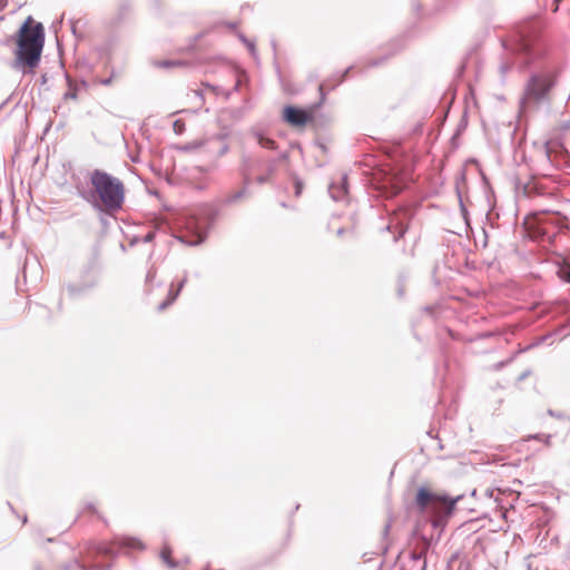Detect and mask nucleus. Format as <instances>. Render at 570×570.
Here are the masks:
<instances>
[{"mask_svg":"<svg viewBox=\"0 0 570 570\" xmlns=\"http://www.w3.org/2000/svg\"><path fill=\"white\" fill-rule=\"evenodd\" d=\"M45 45V30L40 22L28 17L17 36L14 51V68L23 72H35L38 67Z\"/></svg>","mask_w":570,"mask_h":570,"instance_id":"obj_1","label":"nucleus"},{"mask_svg":"<svg viewBox=\"0 0 570 570\" xmlns=\"http://www.w3.org/2000/svg\"><path fill=\"white\" fill-rule=\"evenodd\" d=\"M92 204L106 213H114L122 207L125 185L110 174L96 169L90 175Z\"/></svg>","mask_w":570,"mask_h":570,"instance_id":"obj_2","label":"nucleus"},{"mask_svg":"<svg viewBox=\"0 0 570 570\" xmlns=\"http://www.w3.org/2000/svg\"><path fill=\"white\" fill-rule=\"evenodd\" d=\"M456 500L432 492L428 488H420L415 504L420 512L428 514L434 527L441 525L455 508Z\"/></svg>","mask_w":570,"mask_h":570,"instance_id":"obj_3","label":"nucleus"},{"mask_svg":"<svg viewBox=\"0 0 570 570\" xmlns=\"http://www.w3.org/2000/svg\"><path fill=\"white\" fill-rule=\"evenodd\" d=\"M552 85V80L548 75L531 77L524 91L523 105L538 104L546 99Z\"/></svg>","mask_w":570,"mask_h":570,"instance_id":"obj_4","label":"nucleus"},{"mask_svg":"<svg viewBox=\"0 0 570 570\" xmlns=\"http://www.w3.org/2000/svg\"><path fill=\"white\" fill-rule=\"evenodd\" d=\"M283 119L292 127H305L314 119V108L301 109L293 106H286L283 109Z\"/></svg>","mask_w":570,"mask_h":570,"instance_id":"obj_5","label":"nucleus"},{"mask_svg":"<svg viewBox=\"0 0 570 570\" xmlns=\"http://www.w3.org/2000/svg\"><path fill=\"white\" fill-rule=\"evenodd\" d=\"M538 223L542 226L543 233H548V227L546 225L552 224L556 225L559 230L567 227V218L560 216L558 213L548 216L546 213L540 214L538 216Z\"/></svg>","mask_w":570,"mask_h":570,"instance_id":"obj_6","label":"nucleus"},{"mask_svg":"<svg viewBox=\"0 0 570 570\" xmlns=\"http://www.w3.org/2000/svg\"><path fill=\"white\" fill-rule=\"evenodd\" d=\"M79 515L81 517H96L100 520H104V517L100 514L98 509V503L94 500L83 499L79 502Z\"/></svg>","mask_w":570,"mask_h":570,"instance_id":"obj_7","label":"nucleus"},{"mask_svg":"<svg viewBox=\"0 0 570 570\" xmlns=\"http://www.w3.org/2000/svg\"><path fill=\"white\" fill-rule=\"evenodd\" d=\"M160 558L164 563H166L169 568L174 569L179 566V562L173 559V550L169 546H164L160 550Z\"/></svg>","mask_w":570,"mask_h":570,"instance_id":"obj_8","label":"nucleus"},{"mask_svg":"<svg viewBox=\"0 0 570 570\" xmlns=\"http://www.w3.org/2000/svg\"><path fill=\"white\" fill-rule=\"evenodd\" d=\"M183 286L184 282H180L177 287H174L173 285L170 286L168 298L159 305L160 311L165 309L169 304H171L177 298Z\"/></svg>","mask_w":570,"mask_h":570,"instance_id":"obj_9","label":"nucleus"},{"mask_svg":"<svg viewBox=\"0 0 570 570\" xmlns=\"http://www.w3.org/2000/svg\"><path fill=\"white\" fill-rule=\"evenodd\" d=\"M256 138H257V142L263 148L272 149V150L277 148V145H276L275 140H273V139H271L268 137H264L262 134H257Z\"/></svg>","mask_w":570,"mask_h":570,"instance_id":"obj_10","label":"nucleus"},{"mask_svg":"<svg viewBox=\"0 0 570 570\" xmlns=\"http://www.w3.org/2000/svg\"><path fill=\"white\" fill-rule=\"evenodd\" d=\"M154 63L158 68H170V67H180V66H183V62L178 61V60H157Z\"/></svg>","mask_w":570,"mask_h":570,"instance_id":"obj_11","label":"nucleus"},{"mask_svg":"<svg viewBox=\"0 0 570 570\" xmlns=\"http://www.w3.org/2000/svg\"><path fill=\"white\" fill-rule=\"evenodd\" d=\"M124 546L132 548V549H139V550L144 549L142 542L140 540L134 539V538L125 539Z\"/></svg>","mask_w":570,"mask_h":570,"instance_id":"obj_12","label":"nucleus"},{"mask_svg":"<svg viewBox=\"0 0 570 570\" xmlns=\"http://www.w3.org/2000/svg\"><path fill=\"white\" fill-rule=\"evenodd\" d=\"M184 130H185V122L183 120H180V119L176 120L174 122V131L176 134H183Z\"/></svg>","mask_w":570,"mask_h":570,"instance_id":"obj_13","label":"nucleus"},{"mask_svg":"<svg viewBox=\"0 0 570 570\" xmlns=\"http://www.w3.org/2000/svg\"><path fill=\"white\" fill-rule=\"evenodd\" d=\"M96 550L98 553L108 554L109 549L105 544H97Z\"/></svg>","mask_w":570,"mask_h":570,"instance_id":"obj_14","label":"nucleus"},{"mask_svg":"<svg viewBox=\"0 0 570 570\" xmlns=\"http://www.w3.org/2000/svg\"><path fill=\"white\" fill-rule=\"evenodd\" d=\"M534 439H538V440H540L541 442H543L546 446H549V445H550V439H551V436H550V435L534 436Z\"/></svg>","mask_w":570,"mask_h":570,"instance_id":"obj_15","label":"nucleus"},{"mask_svg":"<svg viewBox=\"0 0 570 570\" xmlns=\"http://www.w3.org/2000/svg\"><path fill=\"white\" fill-rule=\"evenodd\" d=\"M302 188H303L302 184H301L299 181H296V183H295V195H296V196H299V195H301V193H302Z\"/></svg>","mask_w":570,"mask_h":570,"instance_id":"obj_16","label":"nucleus"},{"mask_svg":"<svg viewBox=\"0 0 570 570\" xmlns=\"http://www.w3.org/2000/svg\"><path fill=\"white\" fill-rule=\"evenodd\" d=\"M68 291H69L70 294H75L76 293V287L69 286Z\"/></svg>","mask_w":570,"mask_h":570,"instance_id":"obj_17","label":"nucleus"},{"mask_svg":"<svg viewBox=\"0 0 570 570\" xmlns=\"http://www.w3.org/2000/svg\"><path fill=\"white\" fill-rule=\"evenodd\" d=\"M257 181H258V183H261V184H263V183H265V181H266V179H265V178H263V177H258V178H257Z\"/></svg>","mask_w":570,"mask_h":570,"instance_id":"obj_18","label":"nucleus"},{"mask_svg":"<svg viewBox=\"0 0 570 570\" xmlns=\"http://www.w3.org/2000/svg\"><path fill=\"white\" fill-rule=\"evenodd\" d=\"M568 281L570 282V272L568 273Z\"/></svg>","mask_w":570,"mask_h":570,"instance_id":"obj_19","label":"nucleus"}]
</instances>
